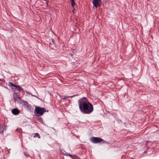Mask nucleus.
Returning a JSON list of instances; mask_svg holds the SVG:
<instances>
[{"mask_svg": "<svg viewBox=\"0 0 159 159\" xmlns=\"http://www.w3.org/2000/svg\"><path fill=\"white\" fill-rule=\"evenodd\" d=\"M13 97L15 101H17L20 99V97L18 96L17 93H14Z\"/></svg>", "mask_w": 159, "mask_h": 159, "instance_id": "nucleus-7", "label": "nucleus"}, {"mask_svg": "<svg viewBox=\"0 0 159 159\" xmlns=\"http://www.w3.org/2000/svg\"><path fill=\"white\" fill-rule=\"evenodd\" d=\"M29 94H31V95L32 96H33L35 97H36V98H37V97H36V96H35V95H33V94H31V93H29Z\"/></svg>", "mask_w": 159, "mask_h": 159, "instance_id": "nucleus-15", "label": "nucleus"}, {"mask_svg": "<svg viewBox=\"0 0 159 159\" xmlns=\"http://www.w3.org/2000/svg\"><path fill=\"white\" fill-rule=\"evenodd\" d=\"M61 99H64L66 98H69L68 96H62L61 97Z\"/></svg>", "mask_w": 159, "mask_h": 159, "instance_id": "nucleus-10", "label": "nucleus"}, {"mask_svg": "<svg viewBox=\"0 0 159 159\" xmlns=\"http://www.w3.org/2000/svg\"><path fill=\"white\" fill-rule=\"evenodd\" d=\"M79 108L84 113L89 114L93 110V107L85 97L80 99L78 101Z\"/></svg>", "mask_w": 159, "mask_h": 159, "instance_id": "nucleus-1", "label": "nucleus"}, {"mask_svg": "<svg viewBox=\"0 0 159 159\" xmlns=\"http://www.w3.org/2000/svg\"><path fill=\"white\" fill-rule=\"evenodd\" d=\"M90 139H102L99 138V137H92L90 138Z\"/></svg>", "mask_w": 159, "mask_h": 159, "instance_id": "nucleus-12", "label": "nucleus"}, {"mask_svg": "<svg viewBox=\"0 0 159 159\" xmlns=\"http://www.w3.org/2000/svg\"><path fill=\"white\" fill-rule=\"evenodd\" d=\"M101 2V0H93V6L96 8L99 6H100V3Z\"/></svg>", "mask_w": 159, "mask_h": 159, "instance_id": "nucleus-4", "label": "nucleus"}, {"mask_svg": "<svg viewBox=\"0 0 159 159\" xmlns=\"http://www.w3.org/2000/svg\"><path fill=\"white\" fill-rule=\"evenodd\" d=\"M39 120H42V118H39Z\"/></svg>", "mask_w": 159, "mask_h": 159, "instance_id": "nucleus-16", "label": "nucleus"}, {"mask_svg": "<svg viewBox=\"0 0 159 159\" xmlns=\"http://www.w3.org/2000/svg\"><path fill=\"white\" fill-rule=\"evenodd\" d=\"M12 113L15 115H17L20 112V111L17 108H15L12 110Z\"/></svg>", "mask_w": 159, "mask_h": 159, "instance_id": "nucleus-6", "label": "nucleus"}, {"mask_svg": "<svg viewBox=\"0 0 159 159\" xmlns=\"http://www.w3.org/2000/svg\"><path fill=\"white\" fill-rule=\"evenodd\" d=\"M66 156H70V157H72V156L70 154H69L68 153H66Z\"/></svg>", "mask_w": 159, "mask_h": 159, "instance_id": "nucleus-14", "label": "nucleus"}, {"mask_svg": "<svg viewBox=\"0 0 159 159\" xmlns=\"http://www.w3.org/2000/svg\"><path fill=\"white\" fill-rule=\"evenodd\" d=\"M32 135L34 138H37L40 139V136L38 133H36L33 134Z\"/></svg>", "mask_w": 159, "mask_h": 159, "instance_id": "nucleus-8", "label": "nucleus"}, {"mask_svg": "<svg viewBox=\"0 0 159 159\" xmlns=\"http://www.w3.org/2000/svg\"><path fill=\"white\" fill-rule=\"evenodd\" d=\"M35 111L37 114V115L38 116H40L42 115L44 112L46 111V110L44 108H40L39 107H37L36 108Z\"/></svg>", "mask_w": 159, "mask_h": 159, "instance_id": "nucleus-2", "label": "nucleus"}, {"mask_svg": "<svg viewBox=\"0 0 159 159\" xmlns=\"http://www.w3.org/2000/svg\"><path fill=\"white\" fill-rule=\"evenodd\" d=\"M9 86H13L15 87L16 88V89L18 91H20L21 90L22 91H24V89L22 88L20 86L17 85L11 82H9Z\"/></svg>", "mask_w": 159, "mask_h": 159, "instance_id": "nucleus-3", "label": "nucleus"}, {"mask_svg": "<svg viewBox=\"0 0 159 159\" xmlns=\"http://www.w3.org/2000/svg\"><path fill=\"white\" fill-rule=\"evenodd\" d=\"M70 1L71 2V6L73 7L75 5L74 0H70Z\"/></svg>", "mask_w": 159, "mask_h": 159, "instance_id": "nucleus-9", "label": "nucleus"}, {"mask_svg": "<svg viewBox=\"0 0 159 159\" xmlns=\"http://www.w3.org/2000/svg\"><path fill=\"white\" fill-rule=\"evenodd\" d=\"M92 143H105L104 140H90Z\"/></svg>", "mask_w": 159, "mask_h": 159, "instance_id": "nucleus-5", "label": "nucleus"}, {"mask_svg": "<svg viewBox=\"0 0 159 159\" xmlns=\"http://www.w3.org/2000/svg\"><path fill=\"white\" fill-rule=\"evenodd\" d=\"M76 95H74L71 96H68L69 98H72L73 97H74L75 96H76Z\"/></svg>", "mask_w": 159, "mask_h": 159, "instance_id": "nucleus-13", "label": "nucleus"}, {"mask_svg": "<svg viewBox=\"0 0 159 159\" xmlns=\"http://www.w3.org/2000/svg\"><path fill=\"white\" fill-rule=\"evenodd\" d=\"M4 129L3 127H0V134L2 133Z\"/></svg>", "mask_w": 159, "mask_h": 159, "instance_id": "nucleus-11", "label": "nucleus"}]
</instances>
